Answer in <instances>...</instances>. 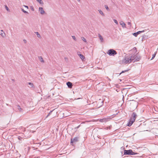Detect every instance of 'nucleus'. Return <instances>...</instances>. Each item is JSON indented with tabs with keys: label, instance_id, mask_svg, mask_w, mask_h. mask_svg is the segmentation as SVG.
I'll list each match as a JSON object with an SVG mask.
<instances>
[{
	"label": "nucleus",
	"instance_id": "obj_32",
	"mask_svg": "<svg viewBox=\"0 0 158 158\" xmlns=\"http://www.w3.org/2000/svg\"><path fill=\"white\" fill-rule=\"evenodd\" d=\"M30 132H32L33 133H34L35 132V131H29Z\"/></svg>",
	"mask_w": 158,
	"mask_h": 158
},
{
	"label": "nucleus",
	"instance_id": "obj_1",
	"mask_svg": "<svg viewBox=\"0 0 158 158\" xmlns=\"http://www.w3.org/2000/svg\"><path fill=\"white\" fill-rule=\"evenodd\" d=\"M140 57L137 55L128 54H127L124 57V58L122 60L123 64H129L133 61L135 62L139 60Z\"/></svg>",
	"mask_w": 158,
	"mask_h": 158
},
{
	"label": "nucleus",
	"instance_id": "obj_19",
	"mask_svg": "<svg viewBox=\"0 0 158 158\" xmlns=\"http://www.w3.org/2000/svg\"><path fill=\"white\" fill-rule=\"evenodd\" d=\"M35 33L36 34L37 37L39 38L41 37V36L39 34V33L37 32H35Z\"/></svg>",
	"mask_w": 158,
	"mask_h": 158
},
{
	"label": "nucleus",
	"instance_id": "obj_40",
	"mask_svg": "<svg viewBox=\"0 0 158 158\" xmlns=\"http://www.w3.org/2000/svg\"><path fill=\"white\" fill-rule=\"evenodd\" d=\"M121 148H122L123 149L124 148H123L122 147Z\"/></svg>",
	"mask_w": 158,
	"mask_h": 158
},
{
	"label": "nucleus",
	"instance_id": "obj_18",
	"mask_svg": "<svg viewBox=\"0 0 158 158\" xmlns=\"http://www.w3.org/2000/svg\"><path fill=\"white\" fill-rule=\"evenodd\" d=\"M99 13L103 16H104V14L103 13V12L100 10H98Z\"/></svg>",
	"mask_w": 158,
	"mask_h": 158
},
{
	"label": "nucleus",
	"instance_id": "obj_30",
	"mask_svg": "<svg viewBox=\"0 0 158 158\" xmlns=\"http://www.w3.org/2000/svg\"><path fill=\"white\" fill-rule=\"evenodd\" d=\"M72 37L73 38L74 40H76V38H75V37L74 36H72Z\"/></svg>",
	"mask_w": 158,
	"mask_h": 158
},
{
	"label": "nucleus",
	"instance_id": "obj_36",
	"mask_svg": "<svg viewBox=\"0 0 158 158\" xmlns=\"http://www.w3.org/2000/svg\"><path fill=\"white\" fill-rule=\"evenodd\" d=\"M24 6L25 7H26V8H28V6H25H25Z\"/></svg>",
	"mask_w": 158,
	"mask_h": 158
},
{
	"label": "nucleus",
	"instance_id": "obj_24",
	"mask_svg": "<svg viewBox=\"0 0 158 158\" xmlns=\"http://www.w3.org/2000/svg\"><path fill=\"white\" fill-rule=\"evenodd\" d=\"M5 8L8 11H10V10L6 5L5 6Z\"/></svg>",
	"mask_w": 158,
	"mask_h": 158
},
{
	"label": "nucleus",
	"instance_id": "obj_12",
	"mask_svg": "<svg viewBox=\"0 0 158 158\" xmlns=\"http://www.w3.org/2000/svg\"><path fill=\"white\" fill-rule=\"evenodd\" d=\"M0 35L2 37H4L5 35V34L4 31L2 30L0 31Z\"/></svg>",
	"mask_w": 158,
	"mask_h": 158
},
{
	"label": "nucleus",
	"instance_id": "obj_31",
	"mask_svg": "<svg viewBox=\"0 0 158 158\" xmlns=\"http://www.w3.org/2000/svg\"><path fill=\"white\" fill-rule=\"evenodd\" d=\"M133 50H135V51H137L136 48L135 47H134L133 48Z\"/></svg>",
	"mask_w": 158,
	"mask_h": 158
},
{
	"label": "nucleus",
	"instance_id": "obj_6",
	"mask_svg": "<svg viewBox=\"0 0 158 158\" xmlns=\"http://www.w3.org/2000/svg\"><path fill=\"white\" fill-rule=\"evenodd\" d=\"M31 136V132L30 131H28L25 133V138H30Z\"/></svg>",
	"mask_w": 158,
	"mask_h": 158
},
{
	"label": "nucleus",
	"instance_id": "obj_9",
	"mask_svg": "<svg viewBox=\"0 0 158 158\" xmlns=\"http://www.w3.org/2000/svg\"><path fill=\"white\" fill-rule=\"evenodd\" d=\"M66 84L69 88H71L72 87V83L70 82H67Z\"/></svg>",
	"mask_w": 158,
	"mask_h": 158
},
{
	"label": "nucleus",
	"instance_id": "obj_25",
	"mask_svg": "<svg viewBox=\"0 0 158 158\" xmlns=\"http://www.w3.org/2000/svg\"><path fill=\"white\" fill-rule=\"evenodd\" d=\"M22 11L25 13H28L27 11L23 9H22Z\"/></svg>",
	"mask_w": 158,
	"mask_h": 158
},
{
	"label": "nucleus",
	"instance_id": "obj_38",
	"mask_svg": "<svg viewBox=\"0 0 158 158\" xmlns=\"http://www.w3.org/2000/svg\"><path fill=\"white\" fill-rule=\"evenodd\" d=\"M80 126V125H79L78 126H77V127H76V128H78Z\"/></svg>",
	"mask_w": 158,
	"mask_h": 158
},
{
	"label": "nucleus",
	"instance_id": "obj_13",
	"mask_svg": "<svg viewBox=\"0 0 158 158\" xmlns=\"http://www.w3.org/2000/svg\"><path fill=\"white\" fill-rule=\"evenodd\" d=\"M140 31H138L134 33L133 34V35L135 37H137L138 35L140 33Z\"/></svg>",
	"mask_w": 158,
	"mask_h": 158
},
{
	"label": "nucleus",
	"instance_id": "obj_23",
	"mask_svg": "<svg viewBox=\"0 0 158 158\" xmlns=\"http://www.w3.org/2000/svg\"><path fill=\"white\" fill-rule=\"evenodd\" d=\"M53 110H52V111H50L49 113V114H48L46 116V118H47L49 115H50V114H51L52 112L53 111Z\"/></svg>",
	"mask_w": 158,
	"mask_h": 158
},
{
	"label": "nucleus",
	"instance_id": "obj_34",
	"mask_svg": "<svg viewBox=\"0 0 158 158\" xmlns=\"http://www.w3.org/2000/svg\"><path fill=\"white\" fill-rule=\"evenodd\" d=\"M127 24H128V25H131V23L130 22H128L127 23Z\"/></svg>",
	"mask_w": 158,
	"mask_h": 158
},
{
	"label": "nucleus",
	"instance_id": "obj_7",
	"mask_svg": "<svg viewBox=\"0 0 158 158\" xmlns=\"http://www.w3.org/2000/svg\"><path fill=\"white\" fill-rule=\"evenodd\" d=\"M78 141V138L76 137L73 139H71V143H73L74 142H76Z\"/></svg>",
	"mask_w": 158,
	"mask_h": 158
},
{
	"label": "nucleus",
	"instance_id": "obj_17",
	"mask_svg": "<svg viewBox=\"0 0 158 158\" xmlns=\"http://www.w3.org/2000/svg\"><path fill=\"white\" fill-rule=\"evenodd\" d=\"M156 52H155V53L152 55V57L151 58V60H152L155 58V56L156 55Z\"/></svg>",
	"mask_w": 158,
	"mask_h": 158
},
{
	"label": "nucleus",
	"instance_id": "obj_27",
	"mask_svg": "<svg viewBox=\"0 0 158 158\" xmlns=\"http://www.w3.org/2000/svg\"><path fill=\"white\" fill-rule=\"evenodd\" d=\"M128 70H126L124 71H122V72L119 74V75H120L121 73H124L125 72H127Z\"/></svg>",
	"mask_w": 158,
	"mask_h": 158
},
{
	"label": "nucleus",
	"instance_id": "obj_20",
	"mask_svg": "<svg viewBox=\"0 0 158 158\" xmlns=\"http://www.w3.org/2000/svg\"><path fill=\"white\" fill-rule=\"evenodd\" d=\"M104 7H105V8L106 9V10L108 11H110V9H109V8H108V6L106 5H105L104 6Z\"/></svg>",
	"mask_w": 158,
	"mask_h": 158
},
{
	"label": "nucleus",
	"instance_id": "obj_33",
	"mask_svg": "<svg viewBox=\"0 0 158 158\" xmlns=\"http://www.w3.org/2000/svg\"><path fill=\"white\" fill-rule=\"evenodd\" d=\"M23 41L25 43H27V41L26 40H23Z\"/></svg>",
	"mask_w": 158,
	"mask_h": 158
},
{
	"label": "nucleus",
	"instance_id": "obj_28",
	"mask_svg": "<svg viewBox=\"0 0 158 158\" xmlns=\"http://www.w3.org/2000/svg\"><path fill=\"white\" fill-rule=\"evenodd\" d=\"M82 40L84 42H86V40L85 39L84 37H82Z\"/></svg>",
	"mask_w": 158,
	"mask_h": 158
},
{
	"label": "nucleus",
	"instance_id": "obj_37",
	"mask_svg": "<svg viewBox=\"0 0 158 158\" xmlns=\"http://www.w3.org/2000/svg\"><path fill=\"white\" fill-rule=\"evenodd\" d=\"M141 32H140V33H142V32H143L144 31L143 30V31H140Z\"/></svg>",
	"mask_w": 158,
	"mask_h": 158
},
{
	"label": "nucleus",
	"instance_id": "obj_35",
	"mask_svg": "<svg viewBox=\"0 0 158 158\" xmlns=\"http://www.w3.org/2000/svg\"><path fill=\"white\" fill-rule=\"evenodd\" d=\"M31 10L32 11H34V9L33 7H31Z\"/></svg>",
	"mask_w": 158,
	"mask_h": 158
},
{
	"label": "nucleus",
	"instance_id": "obj_3",
	"mask_svg": "<svg viewBox=\"0 0 158 158\" xmlns=\"http://www.w3.org/2000/svg\"><path fill=\"white\" fill-rule=\"evenodd\" d=\"M137 154V153H135L131 149L128 150H124V155H134Z\"/></svg>",
	"mask_w": 158,
	"mask_h": 158
},
{
	"label": "nucleus",
	"instance_id": "obj_8",
	"mask_svg": "<svg viewBox=\"0 0 158 158\" xmlns=\"http://www.w3.org/2000/svg\"><path fill=\"white\" fill-rule=\"evenodd\" d=\"M39 11L40 12V14L42 15L44 14L45 12L44 11V10L43 8L42 7H40L39 8Z\"/></svg>",
	"mask_w": 158,
	"mask_h": 158
},
{
	"label": "nucleus",
	"instance_id": "obj_22",
	"mask_svg": "<svg viewBox=\"0 0 158 158\" xmlns=\"http://www.w3.org/2000/svg\"><path fill=\"white\" fill-rule=\"evenodd\" d=\"M28 84L31 86V87H32L33 86V84L31 82H29Z\"/></svg>",
	"mask_w": 158,
	"mask_h": 158
},
{
	"label": "nucleus",
	"instance_id": "obj_21",
	"mask_svg": "<svg viewBox=\"0 0 158 158\" xmlns=\"http://www.w3.org/2000/svg\"><path fill=\"white\" fill-rule=\"evenodd\" d=\"M40 4H43V2L42 0H36Z\"/></svg>",
	"mask_w": 158,
	"mask_h": 158
},
{
	"label": "nucleus",
	"instance_id": "obj_15",
	"mask_svg": "<svg viewBox=\"0 0 158 158\" xmlns=\"http://www.w3.org/2000/svg\"><path fill=\"white\" fill-rule=\"evenodd\" d=\"M39 59L41 62H42V63L44 62V60L42 56H39Z\"/></svg>",
	"mask_w": 158,
	"mask_h": 158
},
{
	"label": "nucleus",
	"instance_id": "obj_2",
	"mask_svg": "<svg viewBox=\"0 0 158 158\" xmlns=\"http://www.w3.org/2000/svg\"><path fill=\"white\" fill-rule=\"evenodd\" d=\"M136 116L137 115L136 113L134 112H133L132 113L131 118L130 119L129 122L127 123V126L130 127L131 126L133 123L135 122Z\"/></svg>",
	"mask_w": 158,
	"mask_h": 158
},
{
	"label": "nucleus",
	"instance_id": "obj_16",
	"mask_svg": "<svg viewBox=\"0 0 158 158\" xmlns=\"http://www.w3.org/2000/svg\"><path fill=\"white\" fill-rule=\"evenodd\" d=\"M17 108L20 111H22V109L19 105H18L17 106Z\"/></svg>",
	"mask_w": 158,
	"mask_h": 158
},
{
	"label": "nucleus",
	"instance_id": "obj_14",
	"mask_svg": "<svg viewBox=\"0 0 158 158\" xmlns=\"http://www.w3.org/2000/svg\"><path fill=\"white\" fill-rule=\"evenodd\" d=\"M78 55L79 56L80 58L83 60L85 59V57L84 56L81 54H78Z\"/></svg>",
	"mask_w": 158,
	"mask_h": 158
},
{
	"label": "nucleus",
	"instance_id": "obj_4",
	"mask_svg": "<svg viewBox=\"0 0 158 158\" xmlns=\"http://www.w3.org/2000/svg\"><path fill=\"white\" fill-rule=\"evenodd\" d=\"M107 53L110 56H114L117 54V52L113 49H110L108 50Z\"/></svg>",
	"mask_w": 158,
	"mask_h": 158
},
{
	"label": "nucleus",
	"instance_id": "obj_11",
	"mask_svg": "<svg viewBox=\"0 0 158 158\" xmlns=\"http://www.w3.org/2000/svg\"><path fill=\"white\" fill-rule=\"evenodd\" d=\"M119 23L120 24L122 25V27L123 28L126 27V25L125 23L123 21H120Z\"/></svg>",
	"mask_w": 158,
	"mask_h": 158
},
{
	"label": "nucleus",
	"instance_id": "obj_39",
	"mask_svg": "<svg viewBox=\"0 0 158 158\" xmlns=\"http://www.w3.org/2000/svg\"><path fill=\"white\" fill-rule=\"evenodd\" d=\"M79 2H80V0H77Z\"/></svg>",
	"mask_w": 158,
	"mask_h": 158
},
{
	"label": "nucleus",
	"instance_id": "obj_5",
	"mask_svg": "<svg viewBox=\"0 0 158 158\" xmlns=\"http://www.w3.org/2000/svg\"><path fill=\"white\" fill-rule=\"evenodd\" d=\"M111 119V118H103L102 119H100L99 120V121L100 122H105V123H106V122H107L108 121L110 120Z\"/></svg>",
	"mask_w": 158,
	"mask_h": 158
},
{
	"label": "nucleus",
	"instance_id": "obj_10",
	"mask_svg": "<svg viewBox=\"0 0 158 158\" xmlns=\"http://www.w3.org/2000/svg\"><path fill=\"white\" fill-rule=\"evenodd\" d=\"M98 36L99 37V39L101 41V42H103L104 41V39L102 35L99 34H98Z\"/></svg>",
	"mask_w": 158,
	"mask_h": 158
},
{
	"label": "nucleus",
	"instance_id": "obj_29",
	"mask_svg": "<svg viewBox=\"0 0 158 158\" xmlns=\"http://www.w3.org/2000/svg\"><path fill=\"white\" fill-rule=\"evenodd\" d=\"M18 139L19 140H21L23 139V138L21 136H19Z\"/></svg>",
	"mask_w": 158,
	"mask_h": 158
},
{
	"label": "nucleus",
	"instance_id": "obj_26",
	"mask_svg": "<svg viewBox=\"0 0 158 158\" xmlns=\"http://www.w3.org/2000/svg\"><path fill=\"white\" fill-rule=\"evenodd\" d=\"M113 21L117 25L118 24V22L117 21V20L116 19H113Z\"/></svg>",
	"mask_w": 158,
	"mask_h": 158
}]
</instances>
